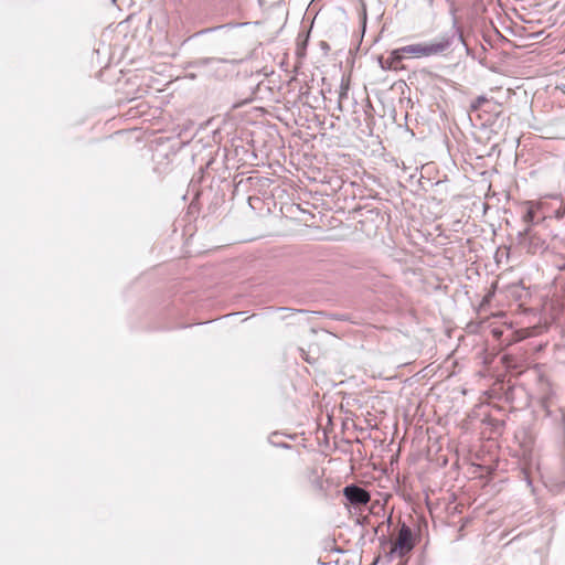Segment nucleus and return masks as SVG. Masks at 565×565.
<instances>
[{"mask_svg":"<svg viewBox=\"0 0 565 565\" xmlns=\"http://www.w3.org/2000/svg\"><path fill=\"white\" fill-rule=\"evenodd\" d=\"M530 233V227L527 226L523 231L519 232L518 237L520 242H523V239L526 237V235Z\"/></svg>","mask_w":565,"mask_h":565,"instance_id":"12","label":"nucleus"},{"mask_svg":"<svg viewBox=\"0 0 565 565\" xmlns=\"http://www.w3.org/2000/svg\"><path fill=\"white\" fill-rule=\"evenodd\" d=\"M343 495L353 505H364L370 501V494L363 488L349 484L343 489Z\"/></svg>","mask_w":565,"mask_h":565,"instance_id":"6","label":"nucleus"},{"mask_svg":"<svg viewBox=\"0 0 565 565\" xmlns=\"http://www.w3.org/2000/svg\"><path fill=\"white\" fill-rule=\"evenodd\" d=\"M259 198H252L249 196V201H248V204H249V207L254 209V202H259Z\"/></svg>","mask_w":565,"mask_h":565,"instance_id":"14","label":"nucleus"},{"mask_svg":"<svg viewBox=\"0 0 565 565\" xmlns=\"http://www.w3.org/2000/svg\"><path fill=\"white\" fill-rule=\"evenodd\" d=\"M456 39L467 46L461 32L454 29L450 33H445L430 42L414 43L396 49L392 52L391 57L393 62H401L404 55L417 58L441 55L449 50Z\"/></svg>","mask_w":565,"mask_h":565,"instance_id":"1","label":"nucleus"},{"mask_svg":"<svg viewBox=\"0 0 565 565\" xmlns=\"http://www.w3.org/2000/svg\"><path fill=\"white\" fill-rule=\"evenodd\" d=\"M243 60H227L218 57H200L191 61L189 67L205 70L206 74L214 75L217 78L227 77L228 75L238 74V65Z\"/></svg>","mask_w":565,"mask_h":565,"instance_id":"3","label":"nucleus"},{"mask_svg":"<svg viewBox=\"0 0 565 565\" xmlns=\"http://www.w3.org/2000/svg\"><path fill=\"white\" fill-rule=\"evenodd\" d=\"M417 541L418 537L413 533V530L406 523H402L396 537L390 542L388 556L391 558L407 556L416 546Z\"/></svg>","mask_w":565,"mask_h":565,"instance_id":"4","label":"nucleus"},{"mask_svg":"<svg viewBox=\"0 0 565 565\" xmlns=\"http://www.w3.org/2000/svg\"><path fill=\"white\" fill-rule=\"evenodd\" d=\"M534 220V211L532 209H529L525 214L523 215V221L527 224L532 223Z\"/></svg>","mask_w":565,"mask_h":565,"instance_id":"10","label":"nucleus"},{"mask_svg":"<svg viewBox=\"0 0 565 565\" xmlns=\"http://www.w3.org/2000/svg\"><path fill=\"white\" fill-rule=\"evenodd\" d=\"M232 150L226 154V168L234 170L233 174V199L237 196L244 198L247 194V150L243 145V140L239 143H233Z\"/></svg>","mask_w":565,"mask_h":565,"instance_id":"2","label":"nucleus"},{"mask_svg":"<svg viewBox=\"0 0 565 565\" xmlns=\"http://www.w3.org/2000/svg\"><path fill=\"white\" fill-rule=\"evenodd\" d=\"M486 96H478L470 105L471 110L476 111L482 107L483 104L488 103Z\"/></svg>","mask_w":565,"mask_h":565,"instance_id":"8","label":"nucleus"},{"mask_svg":"<svg viewBox=\"0 0 565 565\" xmlns=\"http://www.w3.org/2000/svg\"><path fill=\"white\" fill-rule=\"evenodd\" d=\"M279 436L278 433H274L269 436L268 440L271 445L274 446H277V447H282V448H290V445L286 444V443H276V438Z\"/></svg>","mask_w":565,"mask_h":565,"instance_id":"9","label":"nucleus"},{"mask_svg":"<svg viewBox=\"0 0 565 565\" xmlns=\"http://www.w3.org/2000/svg\"><path fill=\"white\" fill-rule=\"evenodd\" d=\"M350 89V79L348 77H342L339 90V100H338V109L342 110V103L348 97V93Z\"/></svg>","mask_w":565,"mask_h":565,"instance_id":"7","label":"nucleus"},{"mask_svg":"<svg viewBox=\"0 0 565 565\" xmlns=\"http://www.w3.org/2000/svg\"><path fill=\"white\" fill-rule=\"evenodd\" d=\"M247 23L244 22V23H237V24H225V25H221V26H217V29H223V28H235V26H244L246 25Z\"/></svg>","mask_w":565,"mask_h":565,"instance_id":"13","label":"nucleus"},{"mask_svg":"<svg viewBox=\"0 0 565 565\" xmlns=\"http://www.w3.org/2000/svg\"><path fill=\"white\" fill-rule=\"evenodd\" d=\"M245 315V311H239V312H233V313H230V315H226L224 317H222V319H236L241 316Z\"/></svg>","mask_w":565,"mask_h":565,"instance_id":"11","label":"nucleus"},{"mask_svg":"<svg viewBox=\"0 0 565 565\" xmlns=\"http://www.w3.org/2000/svg\"><path fill=\"white\" fill-rule=\"evenodd\" d=\"M264 132L263 127L257 126L255 130L249 131V147H252V151H249V166L258 167L264 166L268 158V150L264 146L262 147L258 152L256 150V137H260V135Z\"/></svg>","mask_w":565,"mask_h":565,"instance_id":"5","label":"nucleus"},{"mask_svg":"<svg viewBox=\"0 0 565 565\" xmlns=\"http://www.w3.org/2000/svg\"><path fill=\"white\" fill-rule=\"evenodd\" d=\"M259 111H262V108H260V107H253L252 109H249V115H250L252 113H259Z\"/></svg>","mask_w":565,"mask_h":565,"instance_id":"15","label":"nucleus"}]
</instances>
